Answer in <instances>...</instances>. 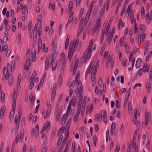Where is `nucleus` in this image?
Here are the masks:
<instances>
[{"label":"nucleus","instance_id":"nucleus-1","mask_svg":"<svg viewBox=\"0 0 152 152\" xmlns=\"http://www.w3.org/2000/svg\"><path fill=\"white\" fill-rule=\"evenodd\" d=\"M75 50V48H73V43L72 44L71 42H70L69 46L68 56V59L70 60H71L72 58L73 52Z\"/></svg>","mask_w":152,"mask_h":152},{"label":"nucleus","instance_id":"nucleus-2","mask_svg":"<svg viewBox=\"0 0 152 152\" xmlns=\"http://www.w3.org/2000/svg\"><path fill=\"white\" fill-rule=\"evenodd\" d=\"M76 94H82L83 93V88L80 87H78L77 86V89L75 91Z\"/></svg>","mask_w":152,"mask_h":152},{"label":"nucleus","instance_id":"nucleus-3","mask_svg":"<svg viewBox=\"0 0 152 152\" xmlns=\"http://www.w3.org/2000/svg\"><path fill=\"white\" fill-rule=\"evenodd\" d=\"M87 97L86 96H85L84 97L83 99V105L82 106V108L81 112V115L83 114L84 113L86 104V101Z\"/></svg>","mask_w":152,"mask_h":152},{"label":"nucleus","instance_id":"nucleus-4","mask_svg":"<svg viewBox=\"0 0 152 152\" xmlns=\"http://www.w3.org/2000/svg\"><path fill=\"white\" fill-rule=\"evenodd\" d=\"M113 18H114L113 16H112L111 17V18L110 19V20L109 21V23H108V25L107 27V28L106 29V32H105V36L107 35V33L108 32L110 24H111L112 21L113 20Z\"/></svg>","mask_w":152,"mask_h":152},{"label":"nucleus","instance_id":"nucleus-5","mask_svg":"<svg viewBox=\"0 0 152 152\" xmlns=\"http://www.w3.org/2000/svg\"><path fill=\"white\" fill-rule=\"evenodd\" d=\"M49 127V128H50V122H48L47 123V124H46V123H45L43 127L42 128V130L41 131V134H42L43 132L46 130V129Z\"/></svg>","mask_w":152,"mask_h":152},{"label":"nucleus","instance_id":"nucleus-6","mask_svg":"<svg viewBox=\"0 0 152 152\" xmlns=\"http://www.w3.org/2000/svg\"><path fill=\"white\" fill-rule=\"evenodd\" d=\"M141 62L142 59L141 58H138L137 59L135 66V67L136 69H138L140 67Z\"/></svg>","mask_w":152,"mask_h":152},{"label":"nucleus","instance_id":"nucleus-7","mask_svg":"<svg viewBox=\"0 0 152 152\" xmlns=\"http://www.w3.org/2000/svg\"><path fill=\"white\" fill-rule=\"evenodd\" d=\"M3 73L6 79H7L9 77V74L8 70L5 67H4V68Z\"/></svg>","mask_w":152,"mask_h":152},{"label":"nucleus","instance_id":"nucleus-8","mask_svg":"<svg viewBox=\"0 0 152 152\" xmlns=\"http://www.w3.org/2000/svg\"><path fill=\"white\" fill-rule=\"evenodd\" d=\"M99 26H98V25L95 24V25L92 27L91 30V33L92 34V35L93 36L97 30Z\"/></svg>","mask_w":152,"mask_h":152},{"label":"nucleus","instance_id":"nucleus-9","mask_svg":"<svg viewBox=\"0 0 152 152\" xmlns=\"http://www.w3.org/2000/svg\"><path fill=\"white\" fill-rule=\"evenodd\" d=\"M51 110V107L50 106L45 112L44 116L45 119L47 116H49L50 115Z\"/></svg>","mask_w":152,"mask_h":152},{"label":"nucleus","instance_id":"nucleus-10","mask_svg":"<svg viewBox=\"0 0 152 152\" xmlns=\"http://www.w3.org/2000/svg\"><path fill=\"white\" fill-rule=\"evenodd\" d=\"M30 61V60L27 59L24 65V68L27 71H28V70Z\"/></svg>","mask_w":152,"mask_h":152},{"label":"nucleus","instance_id":"nucleus-11","mask_svg":"<svg viewBox=\"0 0 152 152\" xmlns=\"http://www.w3.org/2000/svg\"><path fill=\"white\" fill-rule=\"evenodd\" d=\"M62 110L61 109V108L59 109L58 112V113L57 114L56 117V121H58L60 119V116L62 112Z\"/></svg>","mask_w":152,"mask_h":152},{"label":"nucleus","instance_id":"nucleus-12","mask_svg":"<svg viewBox=\"0 0 152 152\" xmlns=\"http://www.w3.org/2000/svg\"><path fill=\"white\" fill-rule=\"evenodd\" d=\"M146 87L147 92H149L151 90V88L150 81V80H148L147 81L146 84Z\"/></svg>","mask_w":152,"mask_h":152},{"label":"nucleus","instance_id":"nucleus-13","mask_svg":"<svg viewBox=\"0 0 152 152\" xmlns=\"http://www.w3.org/2000/svg\"><path fill=\"white\" fill-rule=\"evenodd\" d=\"M22 12L24 15L27 14L28 13V10L27 7L26 5L23 6L22 9Z\"/></svg>","mask_w":152,"mask_h":152},{"label":"nucleus","instance_id":"nucleus-14","mask_svg":"<svg viewBox=\"0 0 152 152\" xmlns=\"http://www.w3.org/2000/svg\"><path fill=\"white\" fill-rule=\"evenodd\" d=\"M73 14L74 12H72L69 17V20L68 22V23H69L71 22L73 20Z\"/></svg>","mask_w":152,"mask_h":152},{"label":"nucleus","instance_id":"nucleus-15","mask_svg":"<svg viewBox=\"0 0 152 152\" xmlns=\"http://www.w3.org/2000/svg\"><path fill=\"white\" fill-rule=\"evenodd\" d=\"M125 2H126V1H125L124 2V5L123 6V7L121 10V16H122L123 14L124 11H125V10L126 9V7L127 5L126 4H125Z\"/></svg>","mask_w":152,"mask_h":152},{"label":"nucleus","instance_id":"nucleus-16","mask_svg":"<svg viewBox=\"0 0 152 152\" xmlns=\"http://www.w3.org/2000/svg\"><path fill=\"white\" fill-rule=\"evenodd\" d=\"M63 138V135H61L60 136L59 138L58 141V142L57 144L56 147L57 148H58L59 146H60V144L61 143V141Z\"/></svg>","mask_w":152,"mask_h":152},{"label":"nucleus","instance_id":"nucleus-17","mask_svg":"<svg viewBox=\"0 0 152 152\" xmlns=\"http://www.w3.org/2000/svg\"><path fill=\"white\" fill-rule=\"evenodd\" d=\"M73 7V3L72 1H70L69 5V9L70 12H71Z\"/></svg>","mask_w":152,"mask_h":152},{"label":"nucleus","instance_id":"nucleus-18","mask_svg":"<svg viewBox=\"0 0 152 152\" xmlns=\"http://www.w3.org/2000/svg\"><path fill=\"white\" fill-rule=\"evenodd\" d=\"M101 115L102 117L104 118H105L107 117V113L106 112L105 110H102L101 113Z\"/></svg>","mask_w":152,"mask_h":152},{"label":"nucleus","instance_id":"nucleus-19","mask_svg":"<svg viewBox=\"0 0 152 152\" xmlns=\"http://www.w3.org/2000/svg\"><path fill=\"white\" fill-rule=\"evenodd\" d=\"M87 53V51H85L84 53L83 56L82 57L81 61L82 62L83 61L85 63H86L87 61V59L85 57V54H86Z\"/></svg>","mask_w":152,"mask_h":152},{"label":"nucleus","instance_id":"nucleus-20","mask_svg":"<svg viewBox=\"0 0 152 152\" xmlns=\"http://www.w3.org/2000/svg\"><path fill=\"white\" fill-rule=\"evenodd\" d=\"M20 121V120H19V119H18L17 115H16L15 116V118L14 123L15 124V125L18 124H19Z\"/></svg>","mask_w":152,"mask_h":152},{"label":"nucleus","instance_id":"nucleus-21","mask_svg":"<svg viewBox=\"0 0 152 152\" xmlns=\"http://www.w3.org/2000/svg\"><path fill=\"white\" fill-rule=\"evenodd\" d=\"M15 108H12V110L10 112V118H13L15 112Z\"/></svg>","mask_w":152,"mask_h":152},{"label":"nucleus","instance_id":"nucleus-22","mask_svg":"<svg viewBox=\"0 0 152 152\" xmlns=\"http://www.w3.org/2000/svg\"><path fill=\"white\" fill-rule=\"evenodd\" d=\"M58 54V52L56 50H52V54L50 55V56H52V57H54V56H56H56Z\"/></svg>","mask_w":152,"mask_h":152},{"label":"nucleus","instance_id":"nucleus-23","mask_svg":"<svg viewBox=\"0 0 152 152\" xmlns=\"http://www.w3.org/2000/svg\"><path fill=\"white\" fill-rule=\"evenodd\" d=\"M21 75L19 73L18 75L17 79V84L19 85H20V83L21 81Z\"/></svg>","mask_w":152,"mask_h":152},{"label":"nucleus","instance_id":"nucleus-24","mask_svg":"<svg viewBox=\"0 0 152 152\" xmlns=\"http://www.w3.org/2000/svg\"><path fill=\"white\" fill-rule=\"evenodd\" d=\"M132 5L131 4H130L128 6L127 9L126 11V13H129L130 12H132V10L131 8L132 7Z\"/></svg>","mask_w":152,"mask_h":152},{"label":"nucleus","instance_id":"nucleus-25","mask_svg":"<svg viewBox=\"0 0 152 152\" xmlns=\"http://www.w3.org/2000/svg\"><path fill=\"white\" fill-rule=\"evenodd\" d=\"M82 29V25H79V28L78 30V31L77 34V37H79L80 35V32L81 31V30Z\"/></svg>","mask_w":152,"mask_h":152},{"label":"nucleus","instance_id":"nucleus-26","mask_svg":"<svg viewBox=\"0 0 152 152\" xmlns=\"http://www.w3.org/2000/svg\"><path fill=\"white\" fill-rule=\"evenodd\" d=\"M15 62L14 60H12V68L11 71L12 72L14 71L15 69Z\"/></svg>","mask_w":152,"mask_h":152},{"label":"nucleus","instance_id":"nucleus-27","mask_svg":"<svg viewBox=\"0 0 152 152\" xmlns=\"http://www.w3.org/2000/svg\"><path fill=\"white\" fill-rule=\"evenodd\" d=\"M64 126H62L59 130L58 132V134H62L64 131Z\"/></svg>","mask_w":152,"mask_h":152},{"label":"nucleus","instance_id":"nucleus-28","mask_svg":"<svg viewBox=\"0 0 152 152\" xmlns=\"http://www.w3.org/2000/svg\"><path fill=\"white\" fill-rule=\"evenodd\" d=\"M16 99L13 98L12 99V108L15 109Z\"/></svg>","mask_w":152,"mask_h":152},{"label":"nucleus","instance_id":"nucleus-29","mask_svg":"<svg viewBox=\"0 0 152 152\" xmlns=\"http://www.w3.org/2000/svg\"><path fill=\"white\" fill-rule=\"evenodd\" d=\"M140 29L142 31H144L145 30V26L143 24H140Z\"/></svg>","mask_w":152,"mask_h":152},{"label":"nucleus","instance_id":"nucleus-30","mask_svg":"<svg viewBox=\"0 0 152 152\" xmlns=\"http://www.w3.org/2000/svg\"><path fill=\"white\" fill-rule=\"evenodd\" d=\"M37 73L36 71L34 70L31 77V80H33V79H34Z\"/></svg>","mask_w":152,"mask_h":152},{"label":"nucleus","instance_id":"nucleus-31","mask_svg":"<svg viewBox=\"0 0 152 152\" xmlns=\"http://www.w3.org/2000/svg\"><path fill=\"white\" fill-rule=\"evenodd\" d=\"M116 107L120 109V103L118 100H117L116 101Z\"/></svg>","mask_w":152,"mask_h":152},{"label":"nucleus","instance_id":"nucleus-32","mask_svg":"<svg viewBox=\"0 0 152 152\" xmlns=\"http://www.w3.org/2000/svg\"><path fill=\"white\" fill-rule=\"evenodd\" d=\"M65 140H66V139H65V140H63L62 142V144H61V148H60V150L59 151H61V150H62L63 149V148H64V146L65 144V142H66V141H65Z\"/></svg>","mask_w":152,"mask_h":152},{"label":"nucleus","instance_id":"nucleus-33","mask_svg":"<svg viewBox=\"0 0 152 152\" xmlns=\"http://www.w3.org/2000/svg\"><path fill=\"white\" fill-rule=\"evenodd\" d=\"M151 119V113L150 112H148L146 115L145 119L150 120Z\"/></svg>","mask_w":152,"mask_h":152},{"label":"nucleus","instance_id":"nucleus-34","mask_svg":"<svg viewBox=\"0 0 152 152\" xmlns=\"http://www.w3.org/2000/svg\"><path fill=\"white\" fill-rule=\"evenodd\" d=\"M79 42V39H77V40L76 41L75 43L74 44V45H73V48H75H75L77 46V45L78 43ZM72 43L73 44V43L72 42V41L71 42L72 43Z\"/></svg>","mask_w":152,"mask_h":152},{"label":"nucleus","instance_id":"nucleus-35","mask_svg":"<svg viewBox=\"0 0 152 152\" xmlns=\"http://www.w3.org/2000/svg\"><path fill=\"white\" fill-rule=\"evenodd\" d=\"M42 28L40 27H39L38 29V33L39 36L40 37L42 34Z\"/></svg>","mask_w":152,"mask_h":152},{"label":"nucleus","instance_id":"nucleus-36","mask_svg":"<svg viewBox=\"0 0 152 152\" xmlns=\"http://www.w3.org/2000/svg\"><path fill=\"white\" fill-rule=\"evenodd\" d=\"M122 63H121L122 65L123 66H124L127 63V60L126 58H124L122 60Z\"/></svg>","mask_w":152,"mask_h":152},{"label":"nucleus","instance_id":"nucleus-37","mask_svg":"<svg viewBox=\"0 0 152 152\" xmlns=\"http://www.w3.org/2000/svg\"><path fill=\"white\" fill-rule=\"evenodd\" d=\"M92 45H89L86 51H87L88 53H91L92 52Z\"/></svg>","mask_w":152,"mask_h":152},{"label":"nucleus","instance_id":"nucleus-38","mask_svg":"<svg viewBox=\"0 0 152 152\" xmlns=\"http://www.w3.org/2000/svg\"><path fill=\"white\" fill-rule=\"evenodd\" d=\"M19 138H20L19 135V134H18L16 136L15 140V143H15V144H17V143H18V142L19 141Z\"/></svg>","mask_w":152,"mask_h":152},{"label":"nucleus","instance_id":"nucleus-39","mask_svg":"<svg viewBox=\"0 0 152 152\" xmlns=\"http://www.w3.org/2000/svg\"><path fill=\"white\" fill-rule=\"evenodd\" d=\"M128 108L129 112H130V111L132 112V105L131 102L130 101H129L128 102Z\"/></svg>","mask_w":152,"mask_h":152},{"label":"nucleus","instance_id":"nucleus-40","mask_svg":"<svg viewBox=\"0 0 152 152\" xmlns=\"http://www.w3.org/2000/svg\"><path fill=\"white\" fill-rule=\"evenodd\" d=\"M91 56V55L90 53H88V52L87 51V53L86 54H85V57L87 59H88L90 58Z\"/></svg>","mask_w":152,"mask_h":152},{"label":"nucleus","instance_id":"nucleus-41","mask_svg":"<svg viewBox=\"0 0 152 152\" xmlns=\"http://www.w3.org/2000/svg\"><path fill=\"white\" fill-rule=\"evenodd\" d=\"M98 6L97 5H96L95 6L94 11V15H96L98 12Z\"/></svg>","mask_w":152,"mask_h":152},{"label":"nucleus","instance_id":"nucleus-42","mask_svg":"<svg viewBox=\"0 0 152 152\" xmlns=\"http://www.w3.org/2000/svg\"><path fill=\"white\" fill-rule=\"evenodd\" d=\"M80 75V72L79 71H78L75 77V80H76V82L78 81V78L79 77Z\"/></svg>","mask_w":152,"mask_h":152},{"label":"nucleus","instance_id":"nucleus-43","mask_svg":"<svg viewBox=\"0 0 152 152\" xmlns=\"http://www.w3.org/2000/svg\"><path fill=\"white\" fill-rule=\"evenodd\" d=\"M94 116L98 119L97 120L99 121H100L102 120V119L100 120L99 119V118H101V116L100 114L99 113H98L96 114Z\"/></svg>","mask_w":152,"mask_h":152},{"label":"nucleus","instance_id":"nucleus-44","mask_svg":"<svg viewBox=\"0 0 152 152\" xmlns=\"http://www.w3.org/2000/svg\"><path fill=\"white\" fill-rule=\"evenodd\" d=\"M77 97L79 99V100L78 101H81V102H82L83 98V96L82 95V94H78V95H77Z\"/></svg>","mask_w":152,"mask_h":152},{"label":"nucleus","instance_id":"nucleus-45","mask_svg":"<svg viewBox=\"0 0 152 152\" xmlns=\"http://www.w3.org/2000/svg\"><path fill=\"white\" fill-rule=\"evenodd\" d=\"M98 83L99 86H101L102 84V81L101 76H99V79L98 81Z\"/></svg>","mask_w":152,"mask_h":152},{"label":"nucleus","instance_id":"nucleus-46","mask_svg":"<svg viewBox=\"0 0 152 152\" xmlns=\"http://www.w3.org/2000/svg\"><path fill=\"white\" fill-rule=\"evenodd\" d=\"M93 66H91L90 65L89 66L86 71H87V74H90L91 72V71L92 69Z\"/></svg>","mask_w":152,"mask_h":152},{"label":"nucleus","instance_id":"nucleus-47","mask_svg":"<svg viewBox=\"0 0 152 152\" xmlns=\"http://www.w3.org/2000/svg\"><path fill=\"white\" fill-rule=\"evenodd\" d=\"M74 98L75 99H74V101L73 103H74V104H72V106H73V107H75L76 104L77 102V98L76 96H75L74 97Z\"/></svg>","mask_w":152,"mask_h":152},{"label":"nucleus","instance_id":"nucleus-48","mask_svg":"<svg viewBox=\"0 0 152 152\" xmlns=\"http://www.w3.org/2000/svg\"><path fill=\"white\" fill-rule=\"evenodd\" d=\"M42 19V15H40L39 16L37 20V23H41Z\"/></svg>","mask_w":152,"mask_h":152},{"label":"nucleus","instance_id":"nucleus-49","mask_svg":"<svg viewBox=\"0 0 152 152\" xmlns=\"http://www.w3.org/2000/svg\"><path fill=\"white\" fill-rule=\"evenodd\" d=\"M22 107L21 105V104H20L19 105V106L18 108V113H22Z\"/></svg>","mask_w":152,"mask_h":152},{"label":"nucleus","instance_id":"nucleus-50","mask_svg":"<svg viewBox=\"0 0 152 152\" xmlns=\"http://www.w3.org/2000/svg\"><path fill=\"white\" fill-rule=\"evenodd\" d=\"M121 2H119L118 4L117 7H116V10H115V14L116 15L117 14V13L118 12V11L119 10V7L121 5Z\"/></svg>","mask_w":152,"mask_h":152},{"label":"nucleus","instance_id":"nucleus-51","mask_svg":"<svg viewBox=\"0 0 152 152\" xmlns=\"http://www.w3.org/2000/svg\"><path fill=\"white\" fill-rule=\"evenodd\" d=\"M80 113L77 112L76 113L75 117L73 118V121H77V119L78 117V116L79 115Z\"/></svg>","mask_w":152,"mask_h":152},{"label":"nucleus","instance_id":"nucleus-52","mask_svg":"<svg viewBox=\"0 0 152 152\" xmlns=\"http://www.w3.org/2000/svg\"><path fill=\"white\" fill-rule=\"evenodd\" d=\"M95 74L92 73L91 75V80L92 81H94L95 79H96Z\"/></svg>","mask_w":152,"mask_h":152},{"label":"nucleus","instance_id":"nucleus-53","mask_svg":"<svg viewBox=\"0 0 152 152\" xmlns=\"http://www.w3.org/2000/svg\"><path fill=\"white\" fill-rule=\"evenodd\" d=\"M115 122H113L111 124L110 129L115 130Z\"/></svg>","mask_w":152,"mask_h":152},{"label":"nucleus","instance_id":"nucleus-54","mask_svg":"<svg viewBox=\"0 0 152 152\" xmlns=\"http://www.w3.org/2000/svg\"><path fill=\"white\" fill-rule=\"evenodd\" d=\"M133 142L132 143V147L133 148H134L136 146V140L135 139V138L134 137H133V140L132 141V142Z\"/></svg>","mask_w":152,"mask_h":152},{"label":"nucleus","instance_id":"nucleus-55","mask_svg":"<svg viewBox=\"0 0 152 152\" xmlns=\"http://www.w3.org/2000/svg\"><path fill=\"white\" fill-rule=\"evenodd\" d=\"M25 118L24 117L23 118L21 122V125L23 126L25 125Z\"/></svg>","mask_w":152,"mask_h":152},{"label":"nucleus","instance_id":"nucleus-56","mask_svg":"<svg viewBox=\"0 0 152 152\" xmlns=\"http://www.w3.org/2000/svg\"><path fill=\"white\" fill-rule=\"evenodd\" d=\"M142 15H143V18H144V16L145 15V11L144 8L143 7H142V9H141V17H142Z\"/></svg>","mask_w":152,"mask_h":152},{"label":"nucleus","instance_id":"nucleus-57","mask_svg":"<svg viewBox=\"0 0 152 152\" xmlns=\"http://www.w3.org/2000/svg\"><path fill=\"white\" fill-rule=\"evenodd\" d=\"M57 62L56 61L55 62V64L54 65L53 64H52V69L53 71H54L55 69L57 66Z\"/></svg>","mask_w":152,"mask_h":152},{"label":"nucleus","instance_id":"nucleus-58","mask_svg":"<svg viewBox=\"0 0 152 152\" xmlns=\"http://www.w3.org/2000/svg\"><path fill=\"white\" fill-rule=\"evenodd\" d=\"M5 108H6L5 106H2L1 109L0 113H1H1H3L4 114Z\"/></svg>","mask_w":152,"mask_h":152},{"label":"nucleus","instance_id":"nucleus-59","mask_svg":"<svg viewBox=\"0 0 152 152\" xmlns=\"http://www.w3.org/2000/svg\"><path fill=\"white\" fill-rule=\"evenodd\" d=\"M96 68H97L96 65H95L94 66L92 73L96 74Z\"/></svg>","mask_w":152,"mask_h":152},{"label":"nucleus","instance_id":"nucleus-60","mask_svg":"<svg viewBox=\"0 0 152 152\" xmlns=\"http://www.w3.org/2000/svg\"><path fill=\"white\" fill-rule=\"evenodd\" d=\"M3 40L4 43H6L8 41V37L7 36H5L3 38Z\"/></svg>","mask_w":152,"mask_h":152},{"label":"nucleus","instance_id":"nucleus-61","mask_svg":"<svg viewBox=\"0 0 152 152\" xmlns=\"http://www.w3.org/2000/svg\"><path fill=\"white\" fill-rule=\"evenodd\" d=\"M34 86V82L33 80H31L29 85V89L31 90Z\"/></svg>","mask_w":152,"mask_h":152},{"label":"nucleus","instance_id":"nucleus-62","mask_svg":"<svg viewBox=\"0 0 152 152\" xmlns=\"http://www.w3.org/2000/svg\"><path fill=\"white\" fill-rule=\"evenodd\" d=\"M69 34L68 35L67 37V38H66V42H65V44L66 45H69V38H70V37L69 36Z\"/></svg>","mask_w":152,"mask_h":152},{"label":"nucleus","instance_id":"nucleus-63","mask_svg":"<svg viewBox=\"0 0 152 152\" xmlns=\"http://www.w3.org/2000/svg\"><path fill=\"white\" fill-rule=\"evenodd\" d=\"M137 86L141 87L142 86V84L140 83L136 84L133 87V89H134Z\"/></svg>","mask_w":152,"mask_h":152},{"label":"nucleus","instance_id":"nucleus-64","mask_svg":"<svg viewBox=\"0 0 152 152\" xmlns=\"http://www.w3.org/2000/svg\"><path fill=\"white\" fill-rule=\"evenodd\" d=\"M120 145H118L116 146V148L115 149V152H118L120 149Z\"/></svg>","mask_w":152,"mask_h":152}]
</instances>
